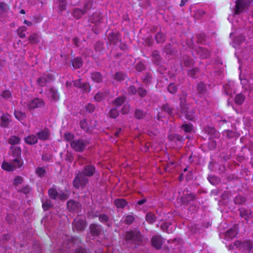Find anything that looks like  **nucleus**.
Instances as JSON below:
<instances>
[{
	"instance_id": "obj_58",
	"label": "nucleus",
	"mask_w": 253,
	"mask_h": 253,
	"mask_svg": "<svg viewBox=\"0 0 253 253\" xmlns=\"http://www.w3.org/2000/svg\"><path fill=\"white\" fill-rule=\"evenodd\" d=\"M135 69L137 71L141 72L145 69V67L143 63L139 62L136 65Z\"/></svg>"
},
{
	"instance_id": "obj_51",
	"label": "nucleus",
	"mask_w": 253,
	"mask_h": 253,
	"mask_svg": "<svg viewBox=\"0 0 253 253\" xmlns=\"http://www.w3.org/2000/svg\"><path fill=\"white\" fill-rule=\"evenodd\" d=\"M177 86L175 85L174 84H173V83H170L168 87V91L170 93H172V94L175 93L176 92V91H177Z\"/></svg>"
},
{
	"instance_id": "obj_35",
	"label": "nucleus",
	"mask_w": 253,
	"mask_h": 253,
	"mask_svg": "<svg viewBox=\"0 0 253 253\" xmlns=\"http://www.w3.org/2000/svg\"><path fill=\"white\" fill-rule=\"evenodd\" d=\"M20 153V148L17 147V168H21L23 165V161L19 156Z\"/></svg>"
},
{
	"instance_id": "obj_44",
	"label": "nucleus",
	"mask_w": 253,
	"mask_h": 253,
	"mask_svg": "<svg viewBox=\"0 0 253 253\" xmlns=\"http://www.w3.org/2000/svg\"><path fill=\"white\" fill-rule=\"evenodd\" d=\"M173 109L171 107L169 104H166L163 105L162 107V111L167 113L168 114H171Z\"/></svg>"
},
{
	"instance_id": "obj_15",
	"label": "nucleus",
	"mask_w": 253,
	"mask_h": 253,
	"mask_svg": "<svg viewBox=\"0 0 253 253\" xmlns=\"http://www.w3.org/2000/svg\"><path fill=\"white\" fill-rule=\"evenodd\" d=\"M152 244L157 249H160L163 244V240L161 236L156 235L152 237L151 239Z\"/></svg>"
},
{
	"instance_id": "obj_36",
	"label": "nucleus",
	"mask_w": 253,
	"mask_h": 253,
	"mask_svg": "<svg viewBox=\"0 0 253 253\" xmlns=\"http://www.w3.org/2000/svg\"><path fill=\"white\" fill-rule=\"evenodd\" d=\"M92 6V3L91 0H85L84 3V6L83 9V11L86 13L89 9H90Z\"/></svg>"
},
{
	"instance_id": "obj_41",
	"label": "nucleus",
	"mask_w": 253,
	"mask_h": 253,
	"mask_svg": "<svg viewBox=\"0 0 253 253\" xmlns=\"http://www.w3.org/2000/svg\"><path fill=\"white\" fill-rule=\"evenodd\" d=\"M146 220L150 223H153L156 221V216L152 212H148L146 214Z\"/></svg>"
},
{
	"instance_id": "obj_55",
	"label": "nucleus",
	"mask_w": 253,
	"mask_h": 253,
	"mask_svg": "<svg viewBox=\"0 0 253 253\" xmlns=\"http://www.w3.org/2000/svg\"><path fill=\"white\" fill-rule=\"evenodd\" d=\"M171 138L170 139L172 141L177 142V141H181L183 140V137L180 135L178 134H173L170 136Z\"/></svg>"
},
{
	"instance_id": "obj_9",
	"label": "nucleus",
	"mask_w": 253,
	"mask_h": 253,
	"mask_svg": "<svg viewBox=\"0 0 253 253\" xmlns=\"http://www.w3.org/2000/svg\"><path fill=\"white\" fill-rule=\"evenodd\" d=\"M196 198V195L194 193H188L187 191L180 197V200L183 204L188 205L190 201H193Z\"/></svg>"
},
{
	"instance_id": "obj_30",
	"label": "nucleus",
	"mask_w": 253,
	"mask_h": 253,
	"mask_svg": "<svg viewBox=\"0 0 253 253\" xmlns=\"http://www.w3.org/2000/svg\"><path fill=\"white\" fill-rule=\"evenodd\" d=\"M245 99V96L242 93H239L235 96V102L237 105L243 104Z\"/></svg>"
},
{
	"instance_id": "obj_21",
	"label": "nucleus",
	"mask_w": 253,
	"mask_h": 253,
	"mask_svg": "<svg viewBox=\"0 0 253 253\" xmlns=\"http://www.w3.org/2000/svg\"><path fill=\"white\" fill-rule=\"evenodd\" d=\"M238 234V229L236 226L227 230L225 233V237L227 239H232Z\"/></svg>"
},
{
	"instance_id": "obj_62",
	"label": "nucleus",
	"mask_w": 253,
	"mask_h": 253,
	"mask_svg": "<svg viewBox=\"0 0 253 253\" xmlns=\"http://www.w3.org/2000/svg\"><path fill=\"white\" fill-rule=\"evenodd\" d=\"M134 217L132 215H127L126 217L124 222L126 224H130L134 221Z\"/></svg>"
},
{
	"instance_id": "obj_6",
	"label": "nucleus",
	"mask_w": 253,
	"mask_h": 253,
	"mask_svg": "<svg viewBox=\"0 0 253 253\" xmlns=\"http://www.w3.org/2000/svg\"><path fill=\"white\" fill-rule=\"evenodd\" d=\"M73 230H76L78 231L84 230L86 226L85 221L80 218H76L73 222Z\"/></svg>"
},
{
	"instance_id": "obj_5",
	"label": "nucleus",
	"mask_w": 253,
	"mask_h": 253,
	"mask_svg": "<svg viewBox=\"0 0 253 253\" xmlns=\"http://www.w3.org/2000/svg\"><path fill=\"white\" fill-rule=\"evenodd\" d=\"M107 39L110 44L114 45H117L122 42L121 35L117 31L109 32L107 36Z\"/></svg>"
},
{
	"instance_id": "obj_19",
	"label": "nucleus",
	"mask_w": 253,
	"mask_h": 253,
	"mask_svg": "<svg viewBox=\"0 0 253 253\" xmlns=\"http://www.w3.org/2000/svg\"><path fill=\"white\" fill-rule=\"evenodd\" d=\"M102 19L101 13L98 12H95L89 17V20L92 23L98 24L100 23Z\"/></svg>"
},
{
	"instance_id": "obj_38",
	"label": "nucleus",
	"mask_w": 253,
	"mask_h": 253,
	"mask_svg": "<svg viewBox=\"0 0 253 253\" xmlns=\"http://www.w3.org/2000/svg\"><path fill=\"white\" fill-rule=\"evenodd\" d=\"M126 75L122 72H117L114 76V79L117 81H122L125 80Z\"/></svg>"
},
{
	"instance_id": "obj_12",
	"label": "nucleus",
	"mask_w": 253,
	"mask_h": 253,
	"mask_svg": "<svg viewBox=\"0 0 253 253\" xmlns=\"http://www.w3.org/2000/svg\"><path fill=\"white\" fill-rule=\"evenodd\" d=\"M240 216L244 218L248 222L249 219L253 218L252 211L250 209L245 208H240L239 210Z\"/></svg>"
},
{
	"instance_id": "obj_60",
	"label": "nucleus",
	"mask_w": 253,
	"mask_h": 253,
	"mask_svg": "<svg viewBox=\"0 0 253 253\" xmlns=\"http://www.w3.org/2000/svg\"><path fill=\"white\" fill-rule=\"evenodd\" d=\"M208 179L210 182L213 185H216L219 182V179L215 176L209 177Z\"/></svg>"
},
{
	"instance_id": "obj_18",
	"label": "nucleus",
	"mask_w": 253,
	"mask_h": 253,
	"mask_svg": "<svg viewBox=\"0 0 253 253\" xmlns=\"http://www.w3.org/2000/svg\"><path fill=\"white\" fill-rule=\"evenodd\" d=\"M196 51L197 54L202 58L205 59L208 58L210 56V52L206 48L198 47Z\"/></svg>"
},
{
	"instance_id": "obj_39",
	"label": "nucleus",
	"mask_w": 253,
	"mask_h": 253,
	"mask_svg": "<svg viewBox=\"0 0 253 253\" xmlns=\"http://www.w3.org/2000/svg\"><path fill=\"white\" fill-rule=\"evenodd\" d=\"M155 39L157 43L165 42L166 38L165 35L161 32H159L155 36Z\"/></svg>"
},
{
	"instance_id": "obj_2",
	"label": "nucleus",
	"mask_w": 253,
	"mask_h": 253,
	"mask_svg": "<svg viewBox=\"0 0 253 253\" xmlns=\"http://www.w3.org/2000/svg\"><path fill=\"white\" fill-rule=\"evenodd\" d=\"M88 179L82 171L79 172L73 181L74 186L78 189L80 187H84L88 182Z\"/></svg>"
},
{
	"instance_id": "obj_59",
	"label": "nucleus",
	"mask_w": 253,
	"mask_h": 253,
	"mask_svg": "<svg viewBox=\"0 0 253 253\" xmlns=\"http://www.w3.org/2000/svg\"><path fill=\"white\" fill-rule=\"evenodd\" d=\"M36 173L38 176L42 177L45 173V170L43 168H38L36 170Z\"/></svg>"
},
{
	"instance_id": "obj_40",
	"label": "nucleus",
	"mask_w": 253,
	"mask_h": 253,
	"mask_svg": "<svg viewBox=\"0 0 253 253\" xmlns=\"http://www.w3.org/2000/svg\"><path fill=\"white\" fill-rule=\"evenodd\" d=\"M182 60L184 65L186 67L190 66L193 64V60L190 58V57L187 55H184L183 57Z\"/></svg>"
},
{
	"instance_id": "obj_64",
	"label": "nucleus",
	"mask_w": 253,
	"mask_h": 253,
	"mask_svg": "<svg viewBox=\"0 0 253 253\" xmlns=\"http://www.w3.org/2000/svg\"><path fill=\"white\" fill-rule=\"evenodd\" d=\"M74 135L69 132L65 133L64 134V138L66 140L68 141H71L74 138Z\"/></svg>"
},
{
	"instance_id": "obj_23",
	"label": "nucleus",
	"mask_w": 253,
	"mask_h": 253,
	"mask_svg": "<svg viewBox=\"0 0 253 253\" xmlns=\"http://www.w3.org/2000/svg\"><path fill=\"white\" fill-rule=\"evenodd\" d=\"M83 60L81 57H77L72 61V66L74 69H79L83 65Z\"/></svg>"
},
{
	"instance_id": "obj_52",
	"label": "nucleus",
	"mask_w": 253,
	"mask_h": 253,
	"mask_svg": "<svg viewBox=\"0 0 253 253\" xmlns=\"http://www.w3.org/2000/svg\"><path fill=\"white\" fill-rule=\"evenodd\" d=\"M246 201V199L244 197L241 196H238L236 197L234 199V202L236 204L241 205L244 203Z\"/></svg>"
},
{
	"instance_id": "obj_17",
	"label": "nucleus",
	"mask_w": 253,
	"mask_h": 253,
	"mask_svg": "<svg viewBox=\"0 0 253 253\" xmlns=\"http://www.w3.org/2000/svg\"><path fill=\"white\" fill-rule=\"evenodd\" d=\"M48 97L51 100L57 101L59 99V94L55 88H50L48 93Z\"/></svg>"
},
{
	"instance_id": "obj_37",
	"label": "nucleus",
	"mask_w": 253,
	"mask_h": 253,
	"mask_svg": "<svg viewBox=\"0 0 253 253\" xmlns=\"http://www.w3.org/2000/svg\"><path fill=\"white\" fill-rule=\"evenodd\" d=\"M146 116V112L140 109H136L135 112V117L138 119H142Z\"/></svg>"
},
{
	"instance_id": "obj_27",
	"label": "nucleus",
	"mask_w": 253,
	"mask_h": 253,
	"mask_svg": "<svg viewBox=\"0 0 253 253\" xmlns=\"http://www.w3.org/2000/svg\"><path fill=\"white\" fill-rule=\"evenodd\" d=\"M48 194L51 199L56 200L58 198L59 193L55 188L52 187L48 190Z\"/></svg>"
},
{
	"instance_id": "obj_33",
	"label": "nucleus",
	"mask_w": 253,
	"mask_h": 253,
	"mask_svg": "<svg viewBox=\"0 0 253 253\" xmlns=\"http://www.w3.org/2000/svg\"><path fill=\"white\" fill-rule=\"evenodd\" d=\"M42 207L44 211L48 210L53 207L52 202L49 199L42 201Z\"/></svg>"
},
{
	"instance_id": "obj_34",
	"label": "nucleus",
	"mask_w": 253,
	"mask_h": 253,
	"mask_svg": "<svg viewBox=\"0 0 253 253\" xmlns=\"http://www.w3.org/2000/svg\"><path fill=\"white\" fill-rule=\"evenodd\" d=\"M85 14L82 9L76 8L74 9L73 12V15L77 19L80 18L82 16Z\"/></svg>"
},
{
	"instance_id": "obj_57",
	"label": "nucleus",
	"mask_w": 253,
	"mask_h": 253,
	"mask_svg": "<svg viewBox=\"0 0 253 253\" xmlns=\"http://www.w3.org/2000/svg\"><path fill=\"white\" fill-rule=\"evenodd\" d=\"M170 225V224H169L167 223H165L161 225V228L163 230L166 231L168 233H170L172 232V230L169 229Z\"/></svg>"
},
{
	"instance_id": "obj_11",
	"label": "nucleus",
	"mask_w": 253,
	"mask_h": 253,
	"mask_svg": "<svg viewBox=\"0 0 253 253\" xmlns=\"http://www.w3.org/2000/svg\"><path fill=\"white\" fill-rule=\"evenodd\" d=\"M68 209L73 211H79L81 209V205L80 203L73 200H69L67 203Z\"/></svg>"
},
{
	"instance_id": "obj_53",
	"label": "nucleus",
	"mask_w": 253,
	"mask_h": 253,
	"mask_svg": "<svg viewBox=\"0 0 253 253\" xmlns=\"http://www.w3.org/2000/svg\"><path fill=\"white\" fill-rule=\"evenodd\" d=\"M245 41V37L243 35H239L236 36L234 40V42L237 44H240Z\"/></svg>"
},
{
	"instance_id": "obj_50",
	"label": "nucleus",
	"mask_w": 253,
	"mask_h": 253,
	"mask_svg": "<svg viewBox=\"0 0 253 253\" xmlns=\"http://www.w3.org/2000/svg\"><path fill=\"white\" fill-rule=\"evenodd\" d=\"M125 101V97L123 96H120L117 98L114 101L115 105L120 106H121Z\"/></svg>"
},
{
	"instance_id": "obj_4",
	"label": "nucleus",
	"mask_w": 253,
	"mask_h": 253,
	"mask_svg": "<svg viewBox=\"0 0 253 253\" xmlns=\"http://www.w3.org/2000/svg\"><path fill=\"white\" fill-rule=\"evenodd\" d=\"M251 3V0H236L235 9V14H239L243 12L244 10L248 7Z\"/></svg>"
},
{
	"instance_id": "obj_3",
	"label": "nucleus",
	"mask_w": 253,
	"mask_h": 253,
	"mask_svg": "<svg viewBox=\"0 0 253 253\" xmlns=\"http://www.w3.org/2000/svg\"><path fill=\"white\" fill-rule=\"evenodd\" d=\"M87 144L86 141L81 139L73 140L70 143L71 148L78 152H83L85 149Z\"/></svg>"
},
{
	"instance_id": "obj_61",
	"label": "nucleus",
	"mask_w": 253,
	"mask_h": 253,
	"mask_svg": "<svg viewBox=\"0 0 253 253\" xmlns=\"http://www.w3.org/2000/svg\"><path fill=\"white\" fill-rule=\"evenodd\" d=\"M109 114H110V116L112 118H116V117H117L119 115V112L115 108H114V109H112L110 111V113H109Z\"/></svg>"
},
{
	"instance_id": "obj_29",
	"label": "nucleus",
	"mask_w": 253,
	"mask_h": 253,
	"mask_svg": "<svg viewBox=\"0 0 253 253\" xmlns=\"http://www.w3.org/2000/svg\"><path fill=\"white\" fill-rule=\"evenodd\" d=\"M197 90L199 93L205 94L207 91L206 85L202 82L199 83L197 85Z\"/></svg>"
},
{
	"instance_id": "obj_13",
	"label": "nucleus",
	"mask_w": 253,
	"mask_h": 253,
	"mask_svg": "<svg viewBox=\"0 0 253 253\" xmlns=\"http://www.w3.org/2000/svg\"><path fill=\"white\" fill-rule=\"evenodd\" d=\"M82 172L87 177L92 176L96 172V169L94 166L88 165L84 167Z\"/></svg>"
},
{
	"instance_id": "obj_20",
	"label": "nucleus",
	"mask_w": 253,
	"mask_h": 253,
	"mask_svg": "<svg viewBox=\"0 0 253 253\" xmlns=\"http://www.w3.org/2000/svg\"><path fill=\"white\" fill-rule=\"evenodd\" d=\"M10 117L8 114H3L0 118V126L2 127H7L10 122Z\"/></svg>"
},
{
	"instance_id": "obj_25",
	"label": "nucleus",
	"mask_w": 253,
	"mask_h": 253,
	"mask_svg": "<svg viewBox=\"0 0 253 253\" xmlns=\"http://www.w3.org/2000/svg\"><path fill=\"white\" fill-rule=\"evenodd\" d=\"M38 138L42 140H45L48 139L49 136V134L48 131L47 130H43L40 132H39L37 134Z\"/></svg>"
},
{
	"instance_id": "obj_22",
	"label": "nucleus",
	"mask_w": 253,
	"mask_h": 253,
	"mask_svg": "<svg viewBox=\"0 0 253 253\" xmlns=\"http://www.w3.org/2000/svg\"><path fill=\"white\" fill-rule=\"evenodd\" d=\"M91 79L98 83H101L103 80V77L102 75L97 72H92L91 73Z\"/></svg>"
},
{
	"instance_id": "obj_48",
	"label": "nucleus",
	"mask_w": 253,
	"mask_h": 253,
	"mask_svg": "<svg viewBox=\"0 0 253 253\" xmlns=\"http://www.w3.org/2000/svg\"><path fill=\"white\" fill-rule=\"evenodd\" d=\"M80 88L82 89V90L85 92H88L90 90V86L88 83H83L81 87Z\"/></svg>"
},
{
	"instance_id": "obj_63",
	"label": "nucleus",
	"mask_w": 253,
	"mask_h": 253,
	"mask_svg": "<svg viewBox=\"0 0 253 253\" xmlns=\"http://www.w3.org/2000/svg\"><path fill=\"white\" fill-rule=\"evenodd\" d=\"M109 218L107 215L104 214H100L99 216V220L102 223H106L108 221Z\"/></svg>"
},
{
	"instance_id": "obj_24",
	"label": "nucleus",
	"mask_w": 253,
	"mask_h": 253,
	"mask_svg": "<svg viewBox=\"0 0 253 253\" xmlns=\"http://www.w3.org/2000/svg\"><path fill=\"white\" fill-rule=\"evenodd\" d=\"M127 202L124 199H117L114 201V204L117 208L123 209Z\"/></svg>"
},
{
	"instance_id": "obj_45",
	"label": "nucleus",
	"mask_w": 253,
	"mask_h": 253,
	"mask_svg": "<svg viewBox=\"0 0 253 253\" xmlns=\"http://www.w3.org/2000/svg\"><path fill=\"white\" fill-rule=\"evenodd\" d=\"M181 127L186 132H191L193 129L192 125L191 124H184Z\"/></svg>"
},
{
	"instance_id": "obj_31",
	"label": "nucleus",
	"mask_w": 253,
	"mask_h": 253,
	"mask_svg": "<svg viewBox=\"0 0 253 253\" xmlns=\"http://www.w3.org/2000/svg\"><path fill=\"white\" fill-rule=\"evenodd\" d=\"M253 248V245L250 241L243 242L241 249L244 250H248L249 253H251V250Z\"/></svg>"
},
{
	"instance_id": "obj_28",
	"label": "nucleus",
	"mask_w": 253,
	"mask_h": 253,
	"mask_svg": "<svg viewBox=\"0 0 253 253\" xmlns=\"http://www.w3.org/2000/svg\"><path fill=\"white\" fill-rule=\"evenodd\" d=\"M26 142L30 145L36 144L38 142V139L35 135H31L25 138Z\"/></svg>"
},
{
	"instance_id": "obj_7",
	"label": "nucleus",
	"mask_w": 253,
	"mask_h": 253,
	"mask_svg": "<svg viewBox=\"0 0 253 253\" xmlns=\"http://www.w3.org/2000/svg\"><path fill=\"white\" fill-rule=\"evenodd\" d=\"M54 79V77L52 75L48 74L46 75H43L41 77L39 78L37 80L38 84L41 86H44L48 83H50Z\"/></svg>"
},
{
	"instance_id": "obj_26",
	"label": "nucleus",
	"mask_w": 253,
	"mask_h": 253,
	"mask_svg": "<svg viewBox=\"0 0 253 253\" xmlns=\"http://www.w3.org/2000/svg\"><path fill=\"white\" fill-rule=\"evenodd\" d=\"M152 56L153 62L155 64L159 65L161 63L162 58L158 51L155 50L153 51Z\"/></svg>"
},
{
	"instance_id": "obj_42",
	"label": "nucleus",
	"mask_w": 253,
	"mask_h": 253,
	"mask_svg": "<svg viewBox=\"0 0 253 253\" xmlns=\"http://www.w3.org/2000/svg\"><path fill=\"white\" fill-rule=\"evenodd\" d=\"M58 8L60 11L65 10L66 9L67 2L66 0H58Z\"/></svg>"
},
{
	"instance_id": "obj_32",
	"label": "nucleus",
	"mask_w": 253,
	"mask_h": 253,
	"mask_svg": "<svg viewBox=\"0 0 253 253\" xmlns=\"http://www.w3.org/2000/svg\"><path fill=\"white\" fill-rule=\"evenodd\" d=\"M164 51L167 54L174 55L177 51L174 48H171L170 44H167L165 47Z\"/></svg>"
},
{
	"instance_id": "obj_14",
	"label": "nucleus",
	"mask_w": 253,
	"mask_h": 253,
	"mask_svg": "<svg viewBox=\"0 0 253 253\" xmlns=\"http://www.w3.org/2000/svg\"><path fill=\"white\" fill-rule=\"evenodd\" d=\"M181 113L184 114L186 118L190 121L194 120L195 118L194 112L192 109H189L187 106H183L182 109L180 110Z\"/></svg>"
},
{
	"instance_id": "obj_8",
	"label": "nucleus",
	"mask_w": 253,
	"mask_h": 253,
	"mask_svg": "<svg viewBox=\"0 0 253 253\" xmlns=\"http://www.w3.org/2000/svg\"><path fill=\"white\" fill-rule=\"evenodd\" d=\"M16 158L12 160L11 162L3 161L1 164V168L6 171H13L16 169Z\"/></svg>"
},
{
	"instance_id": "obj_54",
	"label": "nucleus",
	"mask_w": 253,
	"mask_h": 253,
	"mask_svg": "<svg viewBox=\"0 0 253 253\" xmlns=\"http://www.w3.org/2000/svg\"><path fill=\"white\" fill-rule=\"evenodd\" d=\"M205 12L202 9H197L194 11V17L195 18L200 19L205 14Z\"/></svg>"
},
{
	"instance_id": "obj_16",
	"label": "nucleus",
	"mask_w": 253,
	"mask_h": 253,
	"mask_svg": "<svg viewBox=\"0 0 253 253\" xmlns=\"http://www.w3.org/2000/svg\"><path fill=\"white\" fill-rule=\"evenodd\" d=\"M89 229L90 230V234L92 236H98L100 234L102 231L101 226L98 224L92 223L90 225Z\"/></svg>"
},
{
	"instance_id": "obj_10",
	"label": "nucleus",
	"mask_w": 253,
	"mask_h": 253,
	"mask_svg": "<svg viewBox=\"0 0 253 253\" xmlns=\"http://www.w3.org/2000/svg\"><path fill=\"white\" fill-rule=\"evenodd\" d=\"M44 102L42 99L40 98H35L31 100L28 103V107L31 109H34L36 108L43 107Z\"/></svg>"
},
{
	"instance_id": "obj_46",
	"label": "nucleus",
	"mask_w": 253,
	"mask_h": 253,
	"mask_svg": "<svg viewBox=\"0 0 253 253\" xmlns=\"http://www.w3.org/2000/svg\"><path fill=\"white\" fill-rule=\"evenodd\" d=\"M96 51L101 52L103 49V43L100 42H97L94 45Z\"/></svg>"
},
{
	"instance_id": "obj_49",
	"label": "nucleus",
	"mask_w": 253,
	"mask_h": 253,
	"mask_svg": "<svg viewBox=\"0 0 253 253\" xmlns=\"http://www.w3.org/2000/svg\"><path fill=\"white\" fill-rule=\"evenodd\" d=\"M80 126L81 128L86 132H88L90 130L89 127L88 126L86 120H84L80 122Z\"/></svg>"
},
{
	"instance_id": "obj_56",
	"label": "nucleus",
	"mask_w": 253,
	"mask_h": 253,
	"mask_svg": "<svg viewBox=\"0 0 253 253\" xmlns=\"http://www.w3.org/2000/svg\"><path fill=\"white\" fill-rule=\"evenodd\" d=\"M27 30V28L25 26H22L17 30V33L19 35L20 38H24L25 37V34H23V32H25Z\"/></svg>"
},
{
	"instance_id": "obj_47",
	"label": "nucleus",
	"mask_w": 253,
	"mask_h": 253,
	"mask_svg": "<svg viewBox=\"0 0 253 253\" xmlns=\"http://www.w3.org/2000/svg\"><path fill=\"white\" fill-rule=\"evenodd\" d=\"M39 36L36 34H32L29 38V40L31 42L37 43L39 41Z\"/></svg>"
},
{
	"instance_id": "obj_1",
	"label": "nucleus",
	"mask_w": 253,
	"mask_h": 253,
	"mask_svg": "<svg viewBox=\"0 0 253 253\" xmlns=\"http://www.w3.org/2000/svg\"><path fill=\"white\" fill-rule=\"evenodd\" d=\"M126 240L130 243H140L142 242V238L139 231L133 230L128 232L126 235Z\"/></svg>"
},
{
	"instance_id": "obj_43",
	"label": "nucleus",
	"mask_w": 253,
	"mask_h": 253,
	"mask_svg": "<svg viewBox=\"0 0 253 253\" xmlns=\"http://www.w3.org/2000/svg\"><path fill=\"white\" fill-rule=\"evenodd\" d=\"M137 92L139 95L142 98L146 96L147 93V90L142 85L138 87Z\"/></svg>"
}]
</instances>
